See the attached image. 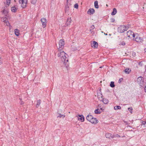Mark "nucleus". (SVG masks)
Returning <instances> with one entry per match:
<instances>
[{
	"instance_id": "obj_10",
	"label": "nucleus",
	"mask_w": 146,
	"mask_h": 146,
	"mask_svg": "<svg viewBox=\"0 0 146 146\" xmlns=\"http://www.w3.org/2000/svg\"><path fill=\"white\" fill-rule=\"evenodd\" d=\"M90 122L92 123L96 124L98 122V121L96 118H94L93 117V118L92 119Z\"/></svg>"
},
{
	"instance_id": "obj_30",
	"label": "nucleus",
	"mask_w": 146,
	"mask_h": 146,
	"mask_svg": "<svg viewBox=\"0 0 146 146\" xmlns=\"http://www.w3.org/2000/svg\"><path fill=\"white\" fill-rule=\"evenodd\" d=\"M37 1V0H31V2L32 4H35L36 3Z\"/></svg>"
},
{
	"instance_id": "obj_47",
	"label": "nucleus",
	"mask_w": 146,
	"mask_h": 146,
	"mask_svg": "<svg viewBox=\"0 0 146 146\" xmlns=\"http://www.w3.org/2000/svg\"><path fill=\"white\" fill-rule=\"evenodd\" d=\"M66 3H67V4L68 3V0H67Z\"/></svg>"
},
{
	"instance_id": "obj_26",
	"label": "nucleus",
	"mask_w": 146,
	"mask_h": 146,
	"mask_svg": "<svg viewBox=\"0 0 146 146\" xmlns=\"http://www.w3.org/2000/svg\"><path fill=\"white\" fill-rule=\"evenodd\" d=\"M110 86L112 88H114L115 86L114 82L113 81L111 82L110 84Z\"/></svg>"
},
{
	"instance_id": "obj_25",
	"label": "nucleus",
	"mask_w": 146,
	"mask_h": 146,
	"mask_svg": "<svg viewBox=\"0 0 146 146\" xmlns=\"http://www.w3.org/2000/svg\"><path fill=\"white\" fill-rule=\"evenodd\" d=\"M37 103L36 105V107L37 108H38V106L40 105V102H41V100H37Z\"/></svg>"
},
{
	"instance_id": "obj_50",
	"label": "nucleus",
	"mask_w": 146,
	"mask_h": 146,
	"mask_svg": "<svg viewBox=\"0 0 146 146\" xmlns=\"http://www.w3.org/2000/svg\"><path fill=\"white\" fill-rule=\"evenodd\" d=\"M110 35H111V34H109Z\"/></svg>"
},
{
	"instance_id": "obj_18",
	"label": "nucleus",
	"mask_w": 146,
	"mask_h": 146,
	"mask_svg": "<svg viewBox=\"0 0 146 146\" xmlns=\"http://www.w3.org/2000/svg\"><path fill=\"white\" fill-rule=\"evenodd\" d=\"M14 32L15 35L18 36L19 35V30L17 29H15L14 30Z\"/></svg>"
},
{
	"instance_id": "obj_41",
	"label": "nucleus",
	"mask_w": 146,
	"mask_h": 146,
	"mask_svg": "<svg viewBox=\"0 0 146 146\" xmlns=\"http://www.w3.org/2000/svg\"><path fill=\"white\" fill-rule=\"evenodd\" d=\"M131 34H132L131 36H132L133 37L135 38V34H134V33L133 32V33H132Z\"/></svg>"
},
{
	"instance_id": "obj_8",
	"label": "nucleus",
	"mask_w": 146,
	"mask_h": 146,
	"mask_svg": "<svg viewBox=\"0 0 146 146\" xmlns=\"http://www.w3.org/2000/svg\"><path fill=\"white\" fill-rule=\"evenodd\" d=\"M135 40L137 42H142L143 41L142 38L139 36H137L135 38Z\"/></svg>"
},
{
	"instance_id": "obj_32",
	"label": "nucleus",
	"mask_w": 146,
	"mask_h": 146,
	"mask_svg": "<svg viewBox=\"0 0 146 146\" xmlns=\"http://www.w3.org/2000/svg\"><path fill=\"white\" fill-rule=\"evenodd\" d=\"M125 42L124 41H122L120 42L119 45H122L123 46L125 45Z\"/></svg>"
},
{
	"instance_id": "obj_3",
	"label": "nucleus",
	"mask_w": 146,
	"mask_h": 146,
	"mask_svg": "<svg viewBox=\"0 0 146 146\" xmlns=\"http://www.w3.org/2000/svg\"><path fill=\"white\" fill-rule=\"evenodd\" d=\"M65 44L64 39H60L59 41L58 50H62Z\"/></svg>"
},
{
	"instance_id": "obj_21",
	"label": "nucleus",
	"mask_w": 146,
	"mask_h": 146,
	"mask_svg": "<svg viewBox=\"0 0 146 146\" xmlns=\"http://www.w3.org/2000/svg\"><path fill=\"white\" fill-rule=\"evenodd\" d=\"M94 7L96 9H98L99 7V6L98 5V2L96 1L94 2Z\"/></svg>"
},
{
	"instance_id": "obj_35",
	"label": "nucleus",
	"mask_w": 146,
	"mask_h": 146,
	"mask_svg": "<svg viewBox=\"0 0 146 146\" xmlns=\"http://www.w3.org/2000/svg\"><path fill=\"white\" fill-rule=\"evenodd\" d=\"M19 99L20 100V104H21V105H22L23 104H24V102L22 101V100L21 99V98H20Z\"/></svg>"
},
{
	"instance_id": "obj_27",
	"label": "nucleus",
	"mask_w": 146,
	"mask_h": 146,
	"mask_svg": "<svg viewBox=\"0 0 146 146\" xmlns=\"http://www.w3.org/2000/svg\"><path fill=\"white\" fill-rule=\"evenodd\" d=\"M120 137V135L118 134L113 135L111 137V138H113L114 137Z\"/></svg>"
},
{
	"instance_id": "obj_52",
	"label": "nucleus",
	"mask_w": 146,
	"mask_h": 146,
	"mask_svg": "<svg viewBox=\"0 0 146 146\" xmlns=\"http://www.w3.org/2000/svg\"><path fill=\"white\" fill-rule=\"evenodd\" d=\"M137 34V33L135 35H136Z\"/></svg>"
},
{
	"instance_id": "obj_7",
	"label": "nucleus",
	"mask_w": 146,
	"mask_h": 146,
	"mask_svg": "<svg viewBox=\"0 0 146 146\" xmlns=\"http://www.w3.org/2000/svg\"><path fill=\"white\" fill-rule=\"evenodd\" d=\"M95 10L93 8H90L87 11V13L89 15H92L95 13Z\"/></svg>"
},
{
	"instance_id": "obj_46",
	"label": "nucleus",
	"mask_w": 146,
	"mask_h": 146,
	"mask_svg": "<svg viewBox=\"0 0 146 146\" xmlns=\"http://www.w3.org/2000/svg\"><path fill=\"white\" fill-rule=\"evenodd\" d=\"M1 58L0 57V64H1Z\"/></svg>"
},
{
	"instance_id": "obj_20",
	"label": "nucleus",
	"mask_w": 146,
	"mask_h": 146,
	"mask_svg": "<svg viewBox=\"0 0 146 146\" xmlns=\"http://www.w3.org/2000/svg\"><path fill=\"white\" fill-rule=\"evenodd\" d=\"M79 116L80 117L78 118V119H80L81 121L83 122L84 120V119L83 115H79Z\"/></svg>"
},
{
	"instance_id": "obj_53",
	"label": "nucleus",
	"mask_w": 146,
	"mask_h": 146,
	"mask_svg": "<svg viewBox=\"0 0 146 146\" xmlns=\"http://www.w3.org/2000/svg\"><path fill=\"white\" fill-rule=\"evenodd\" d=\"M137 34V33L135 35H136Z\"/></svg>"
},
{
	"instance_id": "obj_28",
	"label": "nucleus",
	"mask_w": 146,
	"mask_h": 146,
	"mask_svg": "<svg viewBox=\"0 0 146 146\" xmlns=\"http://www.w3.org/2000/svg\"><path fill=\"white\" fill-rule=\"evenodd\" d=\"M59 115L57 116V117H61L64 118L65 117V115L63 114H61L58 113Z\"/></svg>"
},
{
	"instance_id": "obj_36",
	"label": "nucleus",
	"mask_w": 146,
	"mask_h": 146,
	"mask_svg": "<svg viewBox=\"0 0 146 146\" xmlns=\"http://www.w3.org/2000/svg\"><path fill=\"white\" fill-rule=\"evenodd\" d=\"M110 20H111V22H114V21H115V19L113 18H111L110 19Z\"/></svg>"
},
{
	"instance_id": "obj_19",
	"label": "nucleus",
	"mask_w": 146,
	"mask_h": 146,
	"mask_svg": "<svg viewBox=\"0 0 146 146\" xmlns=\"http://www.w3.org/2000/svg\"><path fill=\"white\" fill-rule=\"evenodd\" d=\"M102 111L98 109L95 110L94 111V113L96 114H100L102 112Z\"/></svg>"
},
{
	"instance_id": "obj_6",
	"label": "nucleus",
	"mask_w": 146,
	"mask_h": 146,
	"mask_svg": "<svg viewBox=\"0 0 146 146\" xmlns=\"http://www.w3.org/2000/svg\"><path fill=\"white\" fill-rule=\"evenodd\" d=\"M41 21L42 25V27L44 28L46 27V23L47 22V20L44 18H43L41 19Z\"/></svg>"
},
{
	"instance_id": "obj_42",
	"label": "nucleus",
	"mask_w": 146,
	"mask_h": 146,
	"mask_svg": "<svg viewBox=\"0 0 146 146\" xmlns=\"http://www.w3.org/2000/svg\"><path fill=\"white\" fill-rule=\"evenodd\" d=\"M124 123L126 125H128V124H129L127 122V121H124Z\"/></svg>"
},
{
	"instance_id": "obj_24",
	"label": "nucleus",
	"mask_w": 146,
	"mask_h": 146,
	"mask_svg": "<svg viewBox=\"0 0 146 146\" xmlns=\"http://www.w3.org/2000/svg\"><path fill=\"white\" fill-rule=\"evenodd\" d=\"M131 70L129 68H126L124 70L126 74H129L131 72Z\"/></svg>"
},
{
	"instance_id": "obj_43",
	"label": "nucleus",
	"mask_w": 146,
	"mask_h": 146,
	"mask_svg": "<svg viewBox=\"0 0 146 146\" xmlns=\"http://www.w3.org/2000/svg\"><path fill=\"white\" fill-rule=\"evenodd\" d=\"M8 21L7 20H5L3 21V22L5 23H7V22H8Z\"/></svg>"
},
{
	"instance_id": "obj_39",
	"label": "nucleus",
	"mask_w": 146,
	"mask_h": 146,
	"mask_svg": "<svg viewBox=\"0 0 146 146\" xmlns=\"http://www.w3.org/2000/svg\"><path fill=\"white\" fill-rule=\"evenodd\" d=\"M142 62H140L139 63V65L141 66H142Z\"/></svg>"
},
{
	"instance_id": "obj_33",
	"label": "nucleus",
	"mask_w": 146,
	"mask_h": 146,
	"mask_svg": "<svg viewBox=\"0 0 146 146\" xmlns=\"http://www.w3.org/2000/svg\"><path fill=\"white\" fill-rule=\"evenodd\" d=\"M74 7L75 8H76V9L78 8V4H77V3L75 4L74 5Z\"/></svg>"
},
{
	"instance_id": "obj_22",
	"label": "nucleus",
	"mask_w": 146,
	"mask_h": 146,
	"mask_svg": "<svg viewBox=\"0 0 146 146\" xmlns=\"http://www.w3.org/2000/svg\"><path fill=\"white\" fill-rule=\"evenodd\" d=\"M17 9L15 7H11V11L12 12H16Z\"/></svg>"
},
{
	"instance_id": "obj_4",
	"label": "nucleus",
	"mask_w": 146,
	"mask_h": 146,
	"mask_svg": "<svg viewBox=\"0 0 146 146\" xmlns=\"http://www.w3.org/2000/svg\"><path fill=\"white\" fill-rule=\"evenodd\" d=\"M19 3L21 4V7L22 8H24L26 7L27 3V0H19Z\"/></svg>"
},
{
	"instance_id": "obj_31",
	"label": "nucleus",
	"mask_w": 146,
	"mask_h": 146,
	"mask_svg": "<svg viewBox=\"0 0 146 146\" xmlns=\"http://www.w3.org/2000/svg\"><path fill=\"white\" fill-rule=\"evenodd\" d=\"M95 28V27H94V26L93 25H92L91 26V27H90L91 29H90V31L91 32L92 31V29H93Z\"/></svg>"
},
{
	"instance_id": "obj_15",
	"label": "nucleus",
	"mask_w": 146,
	"mask_h": 146,
	"mask_svg": "<svg viewBox=\"0 0 146 146\" xmlns=\"http://www.w3.org/2000/svg\"><path fill=\"white\" fill-rule=\"evenodd\" d=\"M132 33H133V32L131 31H128L127 33V36L128 37H131L132 35L131 34Z\"/></svg>"
},
{
	"instance_id": "obj_55",
	"label": "nucleus",
	"mask_w": 146,
	"mask_h": 146,
	"mask_svg": "<svg viewBox=\"0 0 146 146\" xmlns=\"http://www.w3.org/2000/svg\"><path fill=\"white\" fill-rule=\"evenodd\" d=\"M106 6H108V5H107V4L106 5Z\"/></svg>"
},
{
	"instance_id": "obj_2",
	"label": "nucleus",
	"mask_w": 146,
	"mask_h": 146,
	"mask_svg": "<svg viewBox=\"0 0 146 146\" xmlns=\"http://www.w3.org/2000/svg\"><path fill=\"white\" fill-rule=\"evenodd\" d=\"M130 26L127 25L126 26L121 25L119 27L117 28L118 32L120 33H124L125 31H126L129 28Z\"/></svg>"
},
{
	"instance_id": "obj_12",
	"label": "nucleus",
	"mask_w": 146,
	"mask_h": 146,
	"mask_svg": "<svg viewBox=\"0 0 146 146\" xmlns=\"http://www.w3.org/2000/svg\"><path fill=\"white\" fill-rule=\"evenodd\" d=\"M71 21L72 20L70 18H68L66 23V25L67 26L70 25L71 22Z\"/></svg>"
},
{
	"instance_id": "obj_37",
	"label": "nucleus",
	"mask_w": 146,
	"mask_h": 146,
	"mask_svg": "<svg viewBox=\"0 0 146 146\" xmlns=\"http://www.w3.org/2000/svg\"><path fill=\"white\" fill-rule=\"evenodd\" d=\"M123 80V78H120L119 80V81H118L119 83H120Z\"/></svg>"
},
{
	"instance_id": "obj_23",
	"label": "nucleus",
	"mask_w": 146,
	"mask_h": 146,
	"mask_svg": "<svg viewBox=\"0 0 146 146\" xmlns=\"http://www.w3.org/2000/svg\"><path fill=\"white\" fill-rule=\"evenodd\" d=\"M114 109L115 110H120L121 109V107L119 106H116L114 107Z\"/></svg>"
},
{
	"instance_id": "obj_5",
	"label": "nucleus",
	"mask_w": 146,
	"mask_h": 146,
	"mask_svg": "<svg viewBox=\"0 0 146 146\" xmlns=\"http://www.w3.org/2000/svg\"><path fill=\"white\" fill-rule=\"evenodd\" d=\"M137 82L140 86L142 87L144 82L143 78L141 76L139 77L137 79Z\"/></svg>"
},
{
	"instance_id": "obj_45",
	"label": "nucleus",
	"mask_w": 146,
	"mask_h": 146,
	"mask_svg": "<svg viewBox=\"0 0 146 146\" xmlns=\"http://www.w3.org/2000/svg\"><path fill=\"white\" fill-rule=\"evenodd\" d=\"M144 90L146 92V86H145L144 87Z\"/></svg>"
},
{
	"instance_id": "obj_51",
	"label": "nucleus",
	"mask_w": 146,
	"mask_h": 146,
	"mask_svg": "<svg viewBox=\"0 0 146 146\" xmlns=\"http://www.w3.org/2000/svg\"><path fill=\"white\" fill-rule=\"evenodd\" d=\"M100 68H102V66L100 67Z\"/></svg>"
},
{
	"instance_id": "obj_48",
	"label": "nucleus",
	"mask_w": 146,
	"mask_h": 146,
	"mask_svg": "<svg viewBox=\"0 0 146 146\" xmlns=\"http://www.w3.org/2000/svg\"><path fill=\"white\" fill-rule=\"evenodd\" d=\"M103 110V109H102V108H100V110Z\"/></svg>"
},
{
	"instance_id": "obj_34",
	"label": "nucleus",
	"mask_w": 146,
	"mask_h": 146,
	"mask_svg": "<svg viewBox=\"0 0 146 146\" xmlns=\"http://www.w3.org/2000/svg\"><path fill=\"white\" fill-rule=\"evenodd\" d=\"M128 110L129 111H130L131 112V113L132 112V111L133 110V109L132 107H130V108H128Z\"/></svg>"
},
{
	"instance_id": "obj_13",
	"label": "nucleus",
	"mask_w": 146,
	"mask_h": 146,
	"mask_svg": "<svg viewBox=\"0 0 146 146\" xmlns=\"http://www.w3.org/2000/svg\"><path fill=\"white\" fill-rule=\"evenodd\" d=\"M93 116L91 115H88L86 117V119L89 121H91L92 119L93 118Z\"/></svg>"
},
{
	"instance_id": "obj_54",
	"label": "nucleus",
	"mask_w": 146,
	"mask_h": 146,
	"mask_svg": "<svg viewBox=\"0 0 146 146\" xmlns=\"http://www.w3.org/2000/svg\"><path fill=\"white\" fill-rule=\"evenodd\" d=\"M137 34V33L135 35H136Z\"/></svg>"
},
{
	"instance_id": "obj_11",
	"label": "nucleus",
	"mask_w": 146,
	"mask_h": 146,
	"mask_svg": "<svg viewBox=\"0 0 146 146\" xmlns=\"http://www.w3.org/2000/svg\"><path fill=\"white\" fill-rule=\"evenodd\" d=\"M91 46L94 48H97L98 47V43L95 41H93V44H91Z\"/></svg>"
},
{
	"instance_id": "obj_49",
	"label": "nucleus",
	"mask_w": 146,
	"mask_h": 146,
	"mask_svg": "<svg viewBox=\"0 0 146 146\" xmlns=\"http://www.w3.org/2000/svg\"><path fill=\"white\" fill-rule=\"evenodd\" d=\"M104 35H108V34L107 33H104Z\"/></svg>"
},
{
	"instance_id": "obj_40",
	"label": "nucleus",
	"mask_w": 146,
	"mask_h": 146,
	"mask_svg": "<svg viewBox=\"0 0 146 146\" xmlns=\"http://www.w3.org/2000/svg\"><path fill=\"white\" fill-rule=\"evenodd\" d=\"M65 7H66L65 8H66V9L67 10H68V9L69 7H68V5H66V6Z\"/></svg>"
},
{
	"instance_id": "obj_16",
	"label": "nucleus",
	"mask_w": 146,
	"mask_h": 146,
	"mask_svg": "<svg viewBox=\"0 0 146 146\" xmlns=\"http://www.w3.org/2000/svg\"><path fill=\"white\" fill-rule=\"evenodd\" d=\"M113 135L112 134L110 133H106V136L107 138L111 139V137Z\"/></svg>"
},
{
	"instance_id": "obj_44",
	"label": "nucleus",
	"mask_w": 146,
	"mask_h": 146,
	"mask_svg": "<svg viewBox=\"0 0 146 146\" xmlns=\"http://www.w3.org/2000/svg\"><path fill=\"white\" fill-rule=\"evenodd\" d=\"M6 25L7 26H9V25H10V24L9 23L8 21L7 22V23H6Z\"/></svg>"
},
{
	"instance_id": "obj_9",
	"label": "nucleus",
	"mask_w": 146,
	"mask_h": 146,
	"mask_svg": "<svg viewBox=\"0 0 146 146\" xmlns=\"http://www.w3.org/2000/svg\"><path fill=\"white\" fill-rule=\"evenodd\" d=\"M101 100L102 102L105 104H107L109 102V100L108 99L105 98H103V95L101 94Z\"/></svg>"
},
{
	"instance_id": "obj_17",
	"label": "nucleus",
	"mask_w": 146,
	"mask_h": 146,
	"mask_svg": "<svg viewBox=\"0 0 146 146\" xmlns=\"http://www.w3.org/2000/svg\"><path fill=\"white\" fill-rule=\"evenodd\" d=\"M117 12V9L116 8H114L113 9V11H112L111 15H115Z\"/></svg>"
},
{
	"instance_id": "obj_29",
	"label": "nucleus",
	"mask_w": 146,
	"mask_h": 146,
	"mask_svg": "<svg viewBox=\"0 0 146 146\" xmlns=\"http://www.w3.org/2000/svg\"><path fill=\"white\" fill-rule=\"evenodd\" d=\"M142 123L144 127H146V121H142Z\"/></svg>"
},
{
	"instance_id": "obj_1",
	"label": "nucleus",
	"mask_w": 146,
	"mask_h": 146,
	"mask_svg": "<svg viewBox=\"0 0 146 146\" xmlns=\"http://www.w3.org/2000/svg\"><path fill=\"white\" fill-rule=\"evenodd\" d=\"M58 56L61 57L62 61L64 62L66 68L68 69L69 66L68 59V56L64 51L62 50H58Z\"/></svg>"
},
{
	"instance_id": "obj_14",
	"label": "nucleus",
	"mask_w": 146,
	"mask_h": 146,
	"mask_svg": "<svg viewBox=\"0 0 146 146\" xmlns=\"http://www.w3.org/2000/svg\"><path fill=\"white\" fill-rule=\"evenodd\" d=\"M9 13V11L8 9H4L2 11V13L5 16H7V14Z\"/></svg>"
},
{
	"instance_id": "obj_38",
	"label": "nucleus",
	"mask_w": 146,
	"mask_h": 146,
	"mask_svg": "<svg viewBox=\"0 0 146 146\" xmlns=\"http://www.w3.org/2000/svg\"><path fill=\"white\" fill-rule=\"evenodd\" d=\"M11 0H6V3L7 4H9L10 3Z\"/></svg>"
}]
</instances>
